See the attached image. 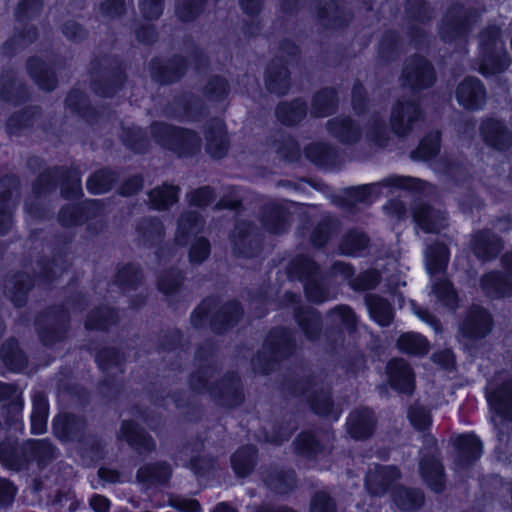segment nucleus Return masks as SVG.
Wrapping results in <instances>:
<instances>
[{
    "label": "nucleus",
    "instance_id": "f257e3e1",
    "mask_svg": "<svg viewBox=\"0 0 512 512\" xmlns=\"http://www.w3.org/2000/svg\"><path fill=\"white\" fill-rule=\"evenodd\" d=\"M215 369L211 365L202 366L190 378V386L199 393H208L219 405L235 407L244 400L242 386L237 374L226 375L219 383L211 384Z\"/></svg>",
    "mask_w": 512,
    "mask_h": 512
},
{
    "label": "nucleus",
    "instance_id": "f03ea898",
    "mask_svg": "<svg viewBox=\"0 0 512 512\" xmlns=\"http://www.w3.org/2000/svg\"><path fill=\"white\" fill-rule=\"evenodd\" d=\"M54 458L55 449L46 439L29 440L20 446L11 440L0 443V461L12 470L26 469L31 461L45 466Z\"/></svg>",
    "mask_w": 512,
    "mask_h": 512
},
{
    "label": "nucleus",
    "instance_id": "7ed1b4c3",
    "mask_svg": "<svg viewBox=\"0 0 512 512\" xmlns=\"http://www.w3.org/2000/svg\"><path fill=\"white\" fill-rule=\"evenodd\" d=\"M242 316L239 303L230 301L220 305L215 298H207L193 311L191 323L195 328L210 324L212 330L221 333L233 327Z\"/></svg>",
    "mask_w": 512,
    "mask_h": 512
},
{
    "label": "nucleus",
    "instance_id": "20e7f679",
    "mask_svg": "<svg viewBox=\"0 0 512 512\" xmlns=\"http://www.w3.org/2000/svg\"><path fill=\"white\" fill-rule=\"evenodd\" d=\"M324 380L325 377L319 374L311 379L297 382L293 387H289V390L296 397H303L316 414L337 420L341 411L334 406L328 385L324 384Z\"/></svg>",
    "mask_w": 512,
    "mask_h": 512
},
{
    "label": "nucleus",
    "instance_id": "39448f33",
    "mask_svg": "<svg viewBox=\"0 0 512 512\" xmlns=\"http://www.w3.org/2000/svg\"><path fill=\"white\" fill-rule=\"evenodd\" d=\"M151 133L158 144L179 156H192L200 151L201 138L192 130L155 122L151 125Z\"/></svg>",
    "mask_w": 512,
    "mask_h": 512
},
{
    "label": "nucleus",
    "instance_id": "423d86ee",
    "mask_svg": "<svg viewBox=\"0 0 512 512\" xmlns=\"http://www.w3.org/2000/svg\"><path fill=\"white\" fill-rule=\"evenodd\" d=\"M388 186L400 187L426 194L434 192V187L432 185L419 178L394 176L384 179L378 183H371L347 189L345 191V201L349 206L356 203H370L373 198L380 194L381 187Z\"/></svg>",
    "mask_w": 512,
    "mask_h": 512
},
{
    "label": "nucleus",
    "instance_id": "0eeeda50",
    "mask_svg": "<svg viewBox=\"0 0 512 512\" xmlns=\"http://www.w3.org/2000/svg\"><path fill=\"white\" fill-rule=\"evenodd\" d=\"M296 344L292 332L286 328H275L270 331L262 351L252 360L253 369L267 374L281 358L288 357L295 350Z\"/></svg>",
    "mask_w": 512,
    "mask_h": 512
},
{
    "label": "nucleus",
    "instance_id": "6e6552de",
    "mask_svg": "<svg viewBox=\"0 0 512 512\" xmlns=\"http://www.w3.org/2000/svg\"><path fill=\"white\" fill-rule=\"evenodd\" d=\"M327 328L325 330V351L337 352L344 346V330L351 334L357 329V317L347 305H337L326 314Z\"/></svg>",
    "mask_w": 512,
    "mask_h": 512
},
{
    "label": "nucleus",
    "instance_id": "1a4fd4ad",
    "mask_svg": "<svg viewBox=\"0 0 512 512\" xmlns=\"http://www.w3.org/2000/svg\"><path fill=\"white\" fill-rule=\"evenodd\" d=\"M480 46L482 50L480 72L483 75L502 72L509 66L510 60L497 26H488L481 32Z\"/></svg>",
    "mask_w": 512,
    "mask_h": 512
},
{
    "label": "nucleus",
    "instance_id": "9d476101",
    "mask_svg": "<svg viewBox=\"0 0 512 512\" xmlns=\"http://www.w3.org/2000/svg\"><path fill=\"white\" fill-rule=\"evenodd\" d=\"M62 179L61 193L64 198H79L83 195L80 172L77 169L54 168L43 172L33 186V192L40 197L56 188Z\"/></svg>",
    "mask_w": 512,
    "mask_h": 512
},
{
    "label": "nucleus",
    "instance_id": "9b49d317",
    "mask_svg": "<svg viewBox=\"0 0 512 512\" xmlns=\"http://www.w3.org/2000/svg\"><path fill=\"white\" fill-rule=\"evenodd\" d=\"M43 7V0H22L15 9L17 26L13 37L6 43L10 51H18L31 44L37 37L36 28L26 25L28 20L36 18Z\"/></svg>",
    "mask_w": 512,
    "mask_h": 512
},
{
    "label": "nucleus",
    "instance_id": "f8f14e48",
    "mask_svg": "<svg viewBox=\"0 0 512 512\" xmlns=\"http://www.w3.org/2000/svg\"><path fill=\"white\" fill-rule=\"evenodd\" d=\"M290 271L305 282V293L310 301L323 303L331 299L328 288L323 284L319 266L309 257L301 255L294 258Z\"/></svg>",
    "mask_w": 512,
    "mask_h": 512
},
{
    "label": "nucleus",
    "instance_id": "ddd939ff",
    "mask_svg": "<svg viewBox=\"0 0 512 512\" xmlns=\"http://www.w3.org/2000/svg\"><path fill=\"white\" fill-rule=\"evenodd\" d=\"M298 54V47L291 41H283L279 47V56L269 65L265 85L268 91L276 95H284L290 89V74L282 63L285 56L294 57Z\"/></svg>",
    "mask_w": 512,
    "mask_h": 512
},
{
    "label": "nucleus",
    "instance_id": "4468645a",
    "mask_svg": "<svg viewBox=\"0 0 512 512\" xmlns=\"http://www.w3.org/2000/svg\"><path fill=\"white\" fill-rule=\"evenodd\" d=\"M423 120V112L415 99H399L391 110L390 126L398 137H407Z\"/></svg>",
    "mask_w": 512,
    "mask_h": 512
},
{
    "label": "nucleus",
    "instance_id": "2eb2a0df",
    "mask_svg": "<svg viewBox=\"0 0 512 512\" xmlns=\"http://www.w3.org/2000/svg\"><path fill=\"white\" fill-rule=\"evenodd\" d=\"M68 323V312L62 306L53 307L41 314L36 320V329L42 343L52 346L64 339Z\"/></svg>",
    "mask_w": 512,
    "mask_h": 512
},
{
    "label": "nucleus",
    "instance_id": "dca6fc26",
    "mask_svg": "<svg viewBox=\"0 0 512 512\" xmlns=\"http://www.w3.org/2000/svg\"><path fill=\"white\" fill-rule=\"evenodd\" d=\"M478 16L476 11L464 9L461 5L449 8L440 25L441 39L451 42L464 38Z\"/></svg>",
    "mask_w": 512,
    "mask_h": 512
},
{
    "label": "nucleus",
    "instance_id": "f3484780",
    "mask_svg": "<svg viewBox=\"0 0 512 512\" xmlns=\"http://www.w3.org/2000/svg\"><path fill=\"white\" fill-rule=\"evenodd\" d=\"M123 360V356L114 348H105L96 354V362L106 374V378L100 384V392L104 397L112 398L120 391L121 384L115 377L123 372Z\"/></svg>",
    "mask_w": 512,
    "mask_h": 512
},
{
    "label": "nucleus",
    "instance_id": "a211bd4d",
    "mask_svg": "<svg viewBox=\"0 0 512 512\" xmlns=\"http://www.w3.org/2000/svg\"><path fill=\"white\" fill-rule=\"evenodd\" d=\"M426 448L422 452L419 462V472L424 482L434 492H442L445 488L443 466L436 456V440L425 436Z\"/></svg>",
    "mask_w": 512,
    "mask_h": 512
},
{
    "label": "nucleus",
    "instance_id": "6ab92c4d",
    "mask_svg": "<svg viewBox=\"0 0 512 512\" xmlns=\"http://www.w3.org/2000/svg\"><path fill=\"white\" fill-rule=\"evenodd\" d=\"M402 84L412 90L429 88L435 82L433 66L421 56H413L406 60L402 72Z\"/></svg>",
    "mask_w": 512,
    "mask_h": 512
},
{
    "label": "nucleus",
    "instance_id": "aec40b11",
    "mask_svg": "<svg viewBox=\"0 0 512 512\" xmlns=\"http://www.w3.org/2000/svg\"><path fill=\"white\" fill-rule=\"evenodd\" d=\"M234 252L243 257H253L258 254L261 241L256 227L247 221L237 222L232 234Z\"/></svg>",
    "mask_w": 512,
    "mask_h": 512
},
{
    "label": "nucleus",
    "instance_id": "412c9836",
    "mask_svg": "<svg viewBox=\"0 0 512 512\" xmlns=\"http://www.w3.org/2000/svg\"><path fill=\"white\" fill-rule=\"evenodd\" d=\"M294 317L305 338L325 350L326 340L325 334L322 335L323 321L320 312L312 307H294Z\"/></svg>",
    "mask_w": 512,
    "mask_h": 512
},
{
    "label": "nucleus",
    "instance_id": "4be33fe9",
    "mask_svg": "<svg viewBox=\"0 0 512 512\" xmlns=\"http://www.w3.org/2000/svg\"><path fill=\"white\" fill-rule=\"evenodd\" d=\"M401 478V472L396 466L376 464L370 468L365 477V487L373 496H383L392 485Z\"/></svg>",
    "mask_w": 512,
    "mask_h": 512
},
{
    "label": "nucleus",
    "instance_id": "5701e85b",
    "mask_svg": "<svg viewBox=\"0 0 512 512\" xmlns=\"http://www.w3.org/2000/svg\"><path fill=\"white\" fill-rule=\"evenodd\" d=\"M260 220L270 233L281 234L290 226V212L285 205L276 200L266 201L260 208Z\"/></svg>",
    "mask_w": 512,
    "mask_h": 512
},
{
    "label": "nucleus",
    "instance_id": "b1692460",
    "mask_svg": "<svg viewBox=\"0 0 512 512\" xmlns=\"http://www.w3.org/2000/svg\"><path fill=\"white\" fill-rule=\"evenodd\" d=\"M492 326L490 313L484 308L474 305L463 321L460 332L468 339L477 340L486 337L491 332Z\"/></svg>",
    "mask_w": 512,
    "mask_h": 512
},
{
    "label": "nucleus",
    "instance_id": "393cba45",
    "mask_svg": "<svg viewBox=\"0 0 512 512\" xmlns=\"http://www.w3.org/2000/svg\"><path fill=\"white\" fill-rule=\"evenodd\" d=\"M19 182L13 175L0 180V234H5L12 226V210L15 207L14 195H17Z\"/></svg>",
    "mask_w": 512,
    "mask_h": 512
},
{
    "label": "nucleus",
    "instance_id": "a878e982",
    "mask_svg": "<svg viewBox=\"0 0 512 512\" xmlns=\"http://www.w3.org/2000/svg\"><path fill=\"white\" fill-rule=\"evenodd\" d=\"M486 398L492 410L497 415L512 420V378L503 381L501 386L496 387L489 382L486 388Z\"/></svg>",
    "mask_w": 512,
    "mask_h": 512
},
{
    "label": "nucleus",
    "instance_id": "bb28decb",
    "mask_svg": "<svg viewBox=\"0 0 512 512\" xmlns=\"http://www.w3.org/2000/svg\"><path fill=\"white\" fill-rule=\"evenodd\" d=\"M330 439L328 433L318 435L312 431L302 432L294 441L295 451L304 457L316 459L330 451Z\"/></svg>",
    "mask_w": 512,
    "mask_h": 512
},
{
    "label": "nucleus",
    "instance_id": "cd10ccee",
    "mask_svg": "<svg viewBox=\"0 0 512 512\" xmlns=\"http://www.w3.org/2000/svg\"><path fill=\"white\" fill-rule=\"evenodd\" d=\"M118 438L125 440L139 455H148L156 448L153 438L134 421L122 422Z\"/></svg>",
    "mask_w": 512,
    "mask_h": 512
},
{
    "label": "nucleus",
    "instance_id": "c85d7f7f",
    "mask_svg": "<svg viewBox=\"0 0 512 512\" xmlns=\"http://www.w3.org/2000/svg\"><path fill=\"white\" fill-rule=\"evenodd\" d=\"M413 219L426 233H438L447 226L445 213L427 203H415L412 208Z\"/></svg>",
    "mask_w": 512,
    "mask_h": 512
},
{
    "label": "nucleus",
    "instance_id": "c756f323",
    "mask_svg": "<svg viewBox=\"0 0 512 512\" xmlns=\"http://www.w3.org/2000/svg\"><path fill=\"white\" fill-rule=\"evenodd\" d=\"M456 98L464 108L479 110L486 102V90L479 79L467 77L458 85Z\"/></svg>",
    "mask_w": 512,
    "mask_h": 512
},
{
    "label": "nucleus",
    "instance_id": "7c9ffc66",
    "mask_svg": "<svg viewBox=\"0 0 512 512\" xmlns=\"http://www.w3.org/2000/svg\"><path fill=\"white\" fill-rule=\"evenodd\" d=\"M103 211L101 200H89L83 205H67L59 213V221L70 227L83 223L86 219L97 217Z\"/></svg>",
    "mask_w": 512,
    "mask_h": 512
},
{
    "label": "nucleus",
    "instance_id": "2f4dec72",
    "mask_svg": "<svg viewBox=\"0 0 512 512\" xmlns=\"http://www.w3.org/2000/svg\"><path fill=\"white\" fill-rule=\"evenodd\" d=\"M376 425L374 412L366 407L354 409L347 420L348 433L357 440L369 438L374 433Z\"/></svg>",
    "mask_w": 512,
    "mask_h": 512
},
{
    "label": "nucleus",
    "instance_id": "473e14b6",
    "mask_svg": "<svg viewBox=\"0 0 512 512\" xmlns=\"http://www.w3.org/2000/svg\"><path fill=\"white\" fill-rule=\"evenodd\" d=\"M125 75L122 67L116 63L97 72L92 82L94 92L103 97L113 96L123 85Z\"/></svg>",
    "mask_w": 512,
    "mask_h": 512
},
{
    "label": "nucleus",
    "instance_id": "72a5a7b5",
    "mask_svg": "<svg viewBox=\"0 0 512 512\" xmlns=\"http://www.w3.org/2000/svg\"><path fill=\"white\" fill-rule=\"evenodd\" d=\"M470 247L478 259L489 261L498 256L503 245L500 237L490 230L484 229L472 235Z\"/></svg>",
    "mask_w": 512,
    "mask_h": 512
},
{
    "label": "nucleus",
    "instance_id": "f704fd0d",
    "mask_svg": "<svg viewBox=\"0 0 512 512\" xmlns=\"http://www.w3.org/2000/svg\"><path fill=\"white\" fill-rule=\"evenodd\" d=\"M206 152L213 158H222L227 154L229 140L225 124L220 119H212L205 130Z\"/></svg>",
    "mask_w": 512,
    "mask_h": 512
},
{
    "label": "nucleus",
    "instance_id": "c9c22d12",
    "mask_svg": "<svg viewBox=\"0 0 512 512\" xmlns=\"http://www.w3.org/2000/svg\"><path fill=\"white\" fill-rule=\"evenodd\" d=\"M406 17L410 23L409 34L415 44L420 41L417 37H424V30L419 27V24L424 25L432 18V10L424 2V0H408L405 8Z\"/></svg>",
    "mask_w": 512,
    "mask_h": 512
},
{
    "label": "nucleus",
    "instance_id": "e433bc0d",
    "mask_svg": "<svg viewBox=\"0 0 512 512\" xmlns=\"http://www.w3.org/2000/svg\"><path fill=\"white\" fill-rule=\"evenodd\" d=\"M326 128L329 134L342 144H354L360 140L362 135L359 125L346 116L328 120Z\"/></svg>",
    "mask_w": 512,
    "mask_h": 512
},
{
    "label": "nucleus",
    "instance_id": "4c0bfd02",
    "mask_svg": "<svg viewBox=\"0 0 512 512\" xmlns=\"http://www.w3.org/2000/svg\"><path fill=\"white\" fill-rule=\"evenodd\" d=\"M481 134L485 142L497 150H505L512 144V135L499 120L487 119L481 125Z\"/></svg>",
    "mask_w": 512,
    "mask_h": 512
},
{
    "label": "nucleus",
    "instance_id": "58836bf2",
    "mask_svg": "<svg viewBox=\"0 0 512 512\" xmlns=\"http://www.w3.org/2000/svg\"><path fill=\"white\" fill-rule=\"evenodd\" d=\"M185 69L186 63L182 57H174L165 65L158 59L150 63L151 76L162 84L177 81L184 74Z\"/></svg>",
    "mask_w": 512,
    "mask_h": 512
},
{
    "label": "nucleus",
    "instance_id": "ea45409f",
    "mask_svg": "<svg viewBox=\"0 0 512 512\" xmlns=\"http://www.w3.org/2000/svg\"><path fill=\"white\" fill-rule=\"evenodd\" d=\"M388 374L392 387L410 394L414 388V374L404 359H393L388 364Z\"/></svg>",
    "mask_w": 512,
    "mask_h": 512
},
{
    "label": "nucleus",
    "instance_id": "a19ab883",
    "mask_svg": "<svg viewBox=\"0 0 512 512\" xmlns=\"http://www.w3.org/2000/svg\"><path fill=\"white\" fill-rule=\"evenodd\" d=\"M136 234L138 244L150 248L163 240L165 231L162 222L158 218L146 217L138 222Z\"/></svg>",
    "mask_w": 512,
    "mask_h": 512
},
{
    "label": "nucleus",
    "instance_id": "79ce46f5",
    "mask_svg": "<svg viewBox=\"0 0 512 512\" xmlns=\"http://www.w3.org/2000/svg\"><path fill=\"white\" fill-rule=\"evenodd\" d=\"M316 9L318 18L328 20L331 28L343 27L351 20L350 12L336 0H318Z\"/></svg>",
    "mask_w": 512,
    "mask_h": 512
},
{
    "label": "nucleus",
    "instance_id": "37998d69",
    "mask_svg": "<svg viewBox=\"0 0 512 512\" xmlns=\"http://www.w3.org/2000/svg\"><path fill=\"white\" fill-rule=\"evenodd\" d=\"M483 292L491 298H503L512 295V277L498 271L485 274L481 278Z\"/></svg>",
    "mask_w": 512,
    "mask_h": 512
},
{
    "label": "nucleus",
    "instance_id": "c03bdc74",
    "mask_svg": "<svg viewBox=\"0 0 512 512\" xmlns=\"http://www.w3.org/2000/svg\"><path fill=\"white\" fill-rule=\"evenodd\" d=\"M457 448L456 464L466 467L478 460L482 454V443L472 434H464L455 441Z\"/></svg>",
    "mask_w": 512,
    "mask_h": 512
},
{
    "label": "nucleus",
    "instance_id": "a18cd8bd",
    "mask_svg": "<svg viewBox=\"0 0 512 512\" xmlns=\"http://www.w3.org/2000/svg\"><path fill=\"white\" fill-rule=\"evenodd\" d=\"M53 429L60 439L79 440L85 429V421L73 414L59 415L53 421Z\"/></svg>",
    "mask_w": 512,
    "mask_h": 512
},
{
    "label": "nucleus",
    "instance_id": "49530a36",
    "mask_svg": "<svg viewBox=\"0 0 512 512\" xmlns=\"http://www.w3.org/2000/svg\"><path fill=\"white\" fill-rule=\"evenodd\" d=\"M204 221L197 212L187 211L181 214L178 219L175 242L177 245L185 246L193 236H196L203 229Z\"/></svg>",
    "mask_w": 512,
    "mask_h": 512
},
{
    "label": "nucleus",
    "instance_id": "de8ad7c7",
    "mask_svg": "<svg viewBox=\"0 0 512 512\" xmlns=\"http://www.w3.org/2000/svg\"><path fill=\"white\" fill-rule=\"evenodd\" d=\"M172 475L171 466L166 462L147 463L136 473L139 483L147 487L166 483Z\"/></svg>",
    "mask_w": 512,
    "mask_h": 512
},
{
    "label": "nucleus",
    "instance_id": "09e8293b",
    "mask_svg": "<svg viewBox=\"0 0 512 512\" xmlns=\"http://www.w3.org/2000/svg\"><path fill=\"white\" fill-rule=\"evenodd\" d=\"M33 286V281L26 273H18L5 282V295L16 306L21 307L26 303L28 291Z\"/></svg>",
    "mask_w": 512,
    "mask_h": 512
},
{
    "label": "nucleus",
    "instance_id": "8fccbe9b",
    "mask_svg": "<svg viewBox=\"0 0 512 512\" xmlns=\"http://www.w3.org/2000/svg\"><path fill=\"white\" fill-rule=\"evenodd\" d=\"M392 500L398 509L409 512L420 509L425 502V496L418 488L398 486L392 491Z\"/></svg>",
    "mask_w": 512,
    "mask_h": 512
},
{
    "label": "nucleus",
    "instance_id": "3c124183",
    "mask_svg": "<svg viewBox=\"0 0 512 512\" xmlns=\"http://www.w3.org/2000/svg\"><path fill=\"white\" fill-rule=\"evenodd\" d=\"M365 302L370 316L381 326H389L394 318V311L391 304L383 297L375 294H368Z\"/></svg>",
    "mask_w": 512,
    "mask_h": 512
},
{
    "label": "nucleus",
    "instance_id": "603ef678",
    "mask_svg": "<svg viewBox=\"0 0 512 512\" xmlns=\"http://www.w3.org/2000/svg\"><path fill=\"white\" fill-rule=\"evenodd\" d=\"M143 282V274L140 267L136 264L129 263L118 268L115 276V285L123 293L136 290Z\"/></svg>",
    "mask_w": 512,
    "mask_h": 512
},
{
    "label": "nucleus",
    "instance_id": "864d4df0",
    "mask_svg": "<svg viewBox=\"0 0 512 512\" xmlns=\"http://www.w3.org/2000/svg\"><path fill=\"white\" fill-rule=\"evenodd\" d=\"M307 114V106L301 99L282 102L276 108V117L284 125L292 126L299 123Z\"/></svg>",
    "mask_w": 512,
    "mask_h": 512
},
{
    "label": "nucleus",
    "instance_id": "5fc2aeb1",
    "mask_svg": "<svg viewBox=\"0 0 512 512\" xmlns=\"http://www.w3.org/2000/svg\"><path fill=\"white\" fill-rule=\"evenodd\" d=\"M176 461L191 469L197 476L205 475L213 466L211 458L200 457L198 450L190 449L189 447H186L177 454Z\"/></svg>",
    "mask_w": 512,
    "mask_h": 512
},
{
    "label": "nucleus",
    "instance_id": "6e6d98bb",
    "mask_svg": "<svg viewBox=\"0 0 512 512\" xmlns=\"http://www.w3.org/2000/svg\"><path fill=\"white\" fill-rule=\"evenodd\" d=\"M26 96L23 84L17 80L13 71L3 74L0 78V99L17 103Z\"/></svg>",
    "mask_w": 512,
    "mask_h": 512
},
{
    "label": "nucleus",
    "instance_id": "4d7b16f0",
    "mask_svg": "<svg viewBox=\"0 0 512 512\" xmlns=\"http://www.w3.org/2000/svg\"><path fill=\"white\" fill-rule=\"evenodd\" d=\"M27 70L41 89L51 91L55 88L56 78L54 73L48 70L40 59L30 58L27 62Z\"/></svg>",
    "mask_w": 512,
    "mask_h": 512
},
{
    "label": "nucleus",
    "instance_id": "13d9d810",
    "mask_svg": "<svg viewBox=\"0 0 512 512\" xmlns=\"http://www.w3.org/2000/svg\"><path fill=\"white\" fill-rule=\"evenodd\" d=\"M337 107L336 92L333 89H322L312 99L311 114L315 117H326Z\"/></svg>",
    "mask_w": 512,
    "mask_h": 512
},
{
    "label": "nucleus",
    "instance_id": "bf43d9fd",
    "mask_svg": "<svg viewBox=\"0 0 512 512\" xmlns=\"http://www.w3.org/2000/svg\"><path fill=\"white\" fill-rule=\"evenodd\" d=\"M179 192L178 186L164 184L150 191L149 200L154 209L166 210L178 201Z\"/></svg>",
    "mask_w": 512,
    "mask_h": 512
},
{
    "label": "nucleus",
    "instance_id": "052dcab7",
    "mask_svg": "<svg viewBox=\"0 0 512 512\" xmlns=\"http://www.w3.org/2000/svg\"><path fill=\"white\" fill-rule=\"evenodd\" d=\"M0 357L12 371H22L27 364L26 356L19 349L18 343L14 339H9L2 345Z\"/></svg>",
    "mask_w": 512,
    "mask_h": 512
},
{
    "label": "nucleus",
    "instance_id": "680f3d73",
    "mask_svg": "<svg viewBox=\"0 0 512 512\" xmlns=\"http://www.w3.org/2000/svg\"><path fill=\"white\" fill-rule=\"evenodd\" d=\"M264 482L271 490L284 494L295 486V472L293 470H273L264 476Z\"/></svg>",
    "mask_w": 512,
    "mask_h": 512
},
{
    "label": "nucleus",
    "instance_id": "e2e57ef3",
    "mask_svg": "<svg viewBox=\"0 0 512 512\" xmlns=\"http://www.w3.org/2000/svg\"><path fill=\"white\" fill-rule=\"evenodd\" d=\"M305 154L309 160L320 166H330L336 163L337 152L333 146L327 143H312L305 148Z\"/></svg>",
    "mask_w": 512,
    "mask_h": 512
},
{
    "label": "nucleus",
    "instance_id": "0e129e2a",
    "mask_svg": "<svg viewBox=\"0 0 512 512\" xmlns=\"http://www.w3.org/2000/svg\"><path fill=\"white\" fill-rule=\"evenodd\" d=\"M397 346L402 352L415 356H423L429 350L426 338L415 332L402 334L397 341Z\"/></svg>",
    "mask_w": 512,
    "mask_h": 512
},
{
    "label": "nucleus",
    "instance_id": "69168bd1",
    "mask_svg": "<svg viewBox=\"0 0 512 512\" xmlns=\"http://www.w3.org/2000/svg\"><path fill=\"white\" fill-rule=\"evenodd\" d=\"M256 449L254 446L240 448L231 457L232 468L238 476H247L255 466Z\"/></svg>",
    "mask_w": 512,
    "mask_h": 512
},
{
    "label": "nucleus",
    "instance_id": "338daca9",
    "mask_svg": "<svg viewBox=\"0 0 512 512\" xmlns=\"http://www.w3.org/2000/svg\"><path fill=\"white\" fill-rule=\"evenodd\" d=\"M447 247L442 243L430 245L426 249V266L430 274L442 272L448 263Z\"/></svg>",
    "mask_w": 512,
    "mask_h": 512
},
{
    "label": "nucleus",
    "instance_id": "774afa93",
    "mask_svg": "<svg viewBox=\"0 0 512 512\" xmlns=\"http://www.w3.org/2000/svg\"><path fill=\"white\" fill-rule=\"evenodd\" d=\"M369 238L361 231L351 230L342 239L340 251L348 256H360L368 248Z\"/></svg>",
    "mask_w": 512,
    "mask_h": 512
}]
</instances>
